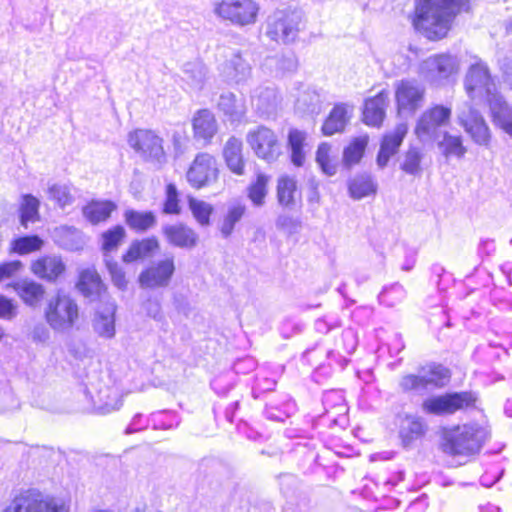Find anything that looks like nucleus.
<instances>
[{
  "label": "nucleus",
  "mask_w": 512,
  "mask_h": 512,
  "mask_svg": "<svg viewBox=\"0 0 512 512\" xmlns=\"http://www.w3.org/2000/svg\"><path fill=\"white\" fill-rule=\"evenodd\" d=\"M471 0H416L413 25L432 41L443 39L455 15L467 11Z\"/></svg>",
  "instance_id": "obj_1"
},
{
  "label": "nucleus",
  "mask_w": 512,
  "mask_h": 512,
  "mask_svg": "<svg viewBox=\"0 0 512 512\" xmlns=\"http://www.w3.org/2000/svg\"><path fill=\"white\" fill-rule=\"evenodd\" d=\"M488 436L487 429L479 424L459 425L444 433L442 449L450 455H473L481 450Z\"/></svg>",
  "instance_id": "obj_2"
},
{
  "label": "nucleus",
  "mask_w": 512,
  "mask_h": 512,
  "mask_svg": "<svg viewBox=\"0 0 512 512\" xmlns=\"http://www.w3.org/2000/svg\"><path fill=\"white\" fill-rule=\"evenodd\" d=\"M473 59L464 77L465 91L472 100H486L490 106L493 98H501L502 95L498 92L488 65L478 57Z\"/></svg>",
  "instance_id": "obj_3"
},
{
  "label": "nucleus",
  "mask_w": 512,
  "mask_h": 512,
  "mask_svg": "<svg viewBox=\"0 0 512 512\" xmlns=\"http://www.w3.org/2000/svg\"><path fill=\"white\" fill-rule=\"evenodd\" d=\"M79 316V306L76 300L62 291H58L54 297L49 299L45 309L47 323L57 332L70 331L78 322Z\"/></svg>",
  "instance_id": "obj_4"
},
{
  "label": "nucleus",
  "mask_w": 512,
  "mask_h": 512,
  "mask_svg": "<svg viewBox=\"0 0 512 512\" xmlns=\"http://www.w3.org/2000/svg\"><path fill=\"white\" fill-rule=\"evenodd\" d=\"M304 23L301 10L278 9L267 18L266 35L276 42L289 43L296 39Z\"/></svg>",
  "instance_id": "obj_5"
},
{
  "label": "nucleus",
  "mask_w": 512,
  "mask_h": 512,
  "mask_svg": "<svg viewBox=\"0 0 512 512\" xmlns=\"http://www.w3.org/2000/svg\"><path fill=\"white\" fill-rule=\"evenodd\" d=\"M460 68L457 56L451 53H436L420 62L419 76L434 86L444 85Z\"/></svg>",
  "instance_id": "obj_6"
},
{
  "label": "nucleus",
  "mask_w": 512,
  "mask_h": 512,
  "mask_svg": "<svg viewBox=\"0 0 512 512\" xmlns=\"http://www.w3.org/2000/svg\"><path fill=\"white\" fill-rule=\"evenodd\" d=\"M258 12L259 4L256 0H215L213 2L215 16L236 26L254 24Z\"/></svg>",
  "instance_id": "obj_7"
},
{
  "label": "nucleus",
  "mask_w": 512,
  "mask_h": 512,
  "mask_svg": "<svg viewBox=\"0 0 512 512\" xmlns=\"http://www.w3.org/2000/svg\"><path fill=\"white\" fill-rule=\"evenodd\" d=\"M68 503L58 497L26 492L15 497L3 512H69Z\"/></svg>",
  "instance_id": "obj_8"
},
{
  "label": "nucleus",
  "mask_w": 512,
  "mask_h": 512,
  "mask_svg": "<svg viewBox=\"0 0 512 512\" xmlns=\"http://www.w3.org/2000/svg\"><path fill=\"white\" fill-rule=\"evenodd\" d=\"M476 400L477 397L473 392L447 393L425 399L422 403V409L428 414L450 415L458 410L474 406Z\"/></svg>",
  "instance_id": "obj_9"
},
{
  "label": "nucleus",
  "mask_w": 512,
  "mask_h": 512,
  "mask_svg": "<svg viewBox=\"0 0 512 512\" xmlns=\"http://www.w3.org/2000/svg\"><path fill=\"white\" fill-rule=\"evenodd\" d=\"M451 114V108L444 105H434L426 109L415 127L417 138L423 143L436 140L440 135L441 127L449 123Z\"/></svg>",
  "instance_id": "obj_10"
},
{
  "label": "nucleus",
  "mask_w": 512,
  "mask_h": 512,
  "mask_svg": "<svg viewBox=\"0 0 512 512\" xmlns=\"http://www.w3.org/2000/svg\"><path fill=\"white\" fill-rule=\"evenodd\" d=\"M128 143L146 160L162 164L166 159L163 139L151 130L138 129L129 133Z\"/></svg>",
  "instance_id": "obj_11"
},
{
  "label": "nucleus",
  "mask_w": 512,
  "mask_h": 512,
  "mask_svg": "<svg viewBox=\"0 0 512 512\" xmlns=\"http://www.w3.org/2000/svg\"><path fill=\"white\" fill-rule=\"evenodd\" d=\"M218 173L216 159L208 153H199L190 165L186 178L192 187L200 189L215 182Z\"/></svg>",
  "instance_id": "obj_12"
},
{
  "label": "nucleus",
  "mask_w": 512,
  "mask_h": 512,
  "mask_svg": "<svg viewBox=\"0 0 512 512\" xmlns=\"http://www.w3.org/2000/svg\"><path fill=\"white\" fill-rule=\"evenodd\" d=\"M247 142L259 158L268 162L275 161L281 153L276 134L265 126L249 131Z\"/></svg>",
  "instance_id": "obj_13"
},
{
  "label": "nucleus",
  "mask_w": 512,
  "mask_h": 512,
  "mask_svg": "<svg viewBox=\"0 0 512 512\" xmlns=\"http://www.w3.org/2000/svg\"><path fill=\"white\" fill-rule=\"evenodd\" d=\"M425 87L415 79L401 80L395 87V98L399 113H414L424 101Z\"/></svg>",
  "instance_id": "obj_14"
},
{
  "label": "nucleus",
  "mask_w": 512,
  "mask_h": 512,
  "mask_svg": "<svg viewBox=\"0 0 512 512\" xmlns=\"http://www.w3.org/2000/svg\"><path fill=\"white\" fill-rule=\"evenodd\" d=\"M175 272L174 257H166L163 260L153 262L139 275V283L144 288L167 287Z\"/></svg>",
  "instance_id": "obj_15"
},
{
  "label": "nucleus",
  "mask_w": 512,
  "mask_h": 512,
  "mask_svg": "<svg viewBox=\"0 0 512 512\" xmlns=\"http://www.w3.org/2000/svg\"><path fill=\"white\" fill-rule=\"evenodd\" d=\"M459 122L476 144L489 146L491 131L485 119L477 110L469 108L467 112H461Z\"/></svg>",
  "instance_id": "obj_16"
},
{
  "label": "nucleus",
  "mask_w": 512,
  "mask_h": 512,
  "mask_svg": "<svg viewBox=\"0 0 512 512\" xmlns=\"http://www.w3.org/2000/svg\"><path fill=\"white\" fill-rule=\"evenodd\" d=\"M66 270V265L58 255H44L31 264V271L47 282H56Z\"/></svg>",
  "instance_id": "obj_17"
},
{
  "label": "nucleus",
  "mask_w": 512,
  "mask_h": 512,
  "mask_svg": "<svg viewBox=\"0 0 512 512\" xmlns=\"http://www.w3.org/2000/svg\"><path fill=\"white\" fill-rule=\"evenodd\" d=\"M407 131V124L400 123L392 132L387 133L383 137L380 150L377 155V164L380 168L386 167L391 156L397 153Z\"/></svg>",
  "instance_id": "obj_18"
},
{
  "label": "nucleus",
  "mask_w": 512,
  "mask_h": 512,
  "mask_svg": "<svg viewBox=\"0 0 512 512\" xmlns=\"http://www.w3.org/2000/svg\"><path fill=\"white\" fill-rule=\"evenodd\" d=\"M115 312L114 302H106L97 309L92 326L99 337L111 339L115 336Z\"/></svg>",
  "instance_id": "obj_19"
},
{
  "label": "nucleus",
  "mask_w": 512,
  "mask_h": 512,
  "mask_svg": "<svg viewBox=\"0 0 512 512\" xmlns=\"http://www.w3.org/2000/svg\"><path fill=\"white\" fill-rule=\"evenodd\" d=\"M246 211V205L240 200H232L225 205L223 214L218 222L219 231L224 239L232 235L236 225L242 220Z\"/></svg>",
  "instance_id": "obj_20"
},
{
  "label": "nucleus",
  "mask_w": 512,
  "mask_h": 512,
  "mask_svg": "<svg viewBox=\"0 0 512 512\" xmlns=\"http://www.w3.org/2000/svg\"><path fill=\"white\" fill-rule=\"evenodd\" d=\"M388 103L389 92L386 90H382L375 97L367 99L363 110V121L365 124L379 127L385 118Z\"/></svg>",
  "instance_id": "obj_21"
},
{
  "label": "nucleus",
  "mask_w": 512,
  "mask_h": 512,
  "mask_svg": "<svg viewBox=\"0 0 512 512\" xmlns=\"http://www.w3.org/2000/svg\"><path fill=\"white\" fill-rule=\"evenodd\" d=\"M489 111L494 127L512 139V106L502 96L492 99Z\"/></svg>",
  "instance_id": "obj_22"
},
{
  "label": "nucleus",
  "mask_w": 512,
  "mask_h": 512,
  "mask_svg": "<svg viewBox=\"0 0 512 512\" xmlns=\"http://www.w3.org/2000/svg\"><path fill=\"white\" fill-rule=\"evenodd\" d=\"M162 230L167 241L176 247L192 248L198 240L195 231L182 223L166 225Z\"/></svg>",
  "instance_id": "obj_23"
},
{
  "label": "nucleus",
  "mask_w": 512,
  "mask_h": 512,
  "mask_svg": "<svg viewBox=\"0 0 512 512\" xmlns=\"http://www.w3.org/2000/svg\"><path fill=\"white\" fill-rule=\"evenodd\" d=\"M353 112V106L345 103L336 104L322 126L326 136L342 132Z\"/></svg>",
  "instance_id": "obj_24"
},
{
  "label": "nucleus",
  "mask_w": 512,
  "mask_h": 512,
  "mask_svg": "<svg viewBox=\"0 0 512 512\" xmlns=\"http://www.w3.org/2000/svg\"><path fill=\"white\" fill-rule=\"evenodd\" d=\"M193 130L197 140H202L204 144L210 142L217 132L214 115L207 109L198 111L193 118Z\"/></svg>",
  "instance_id": "obj_25"
},
{
  "label": "nucleus",
  "mask_w": 512,
  "mask_h": 512,
  "mask_svg": "<svg viewBox=\"0 0 512 512\" xmlns=\"http://www.w3.org/2000/svg\"><path fill=\"white\" fill-rule=\"evenodd\" d=\"M53 239L58 246L70 251L80 250L85 244L82 232L70 226L55 228L53 231Z\"/></svg>",
  "instance_id": "obj_26"
},
{
  "label": "nucleus",
  "mask_w": 512,
  "mask_h": 512,
  "mask_svg": "<svg viewBox=\"0 0 512 512\" xmlns=\"http://www.w3.org/2000/svg\"><path fill=\"white\" fill-rule=\"evenodd\" d=\"M222 73L231 82H244L251 74V67L239 53H233L223 65Z\"/></svg>",
  "instance_id": "obj_27"
},
{
  "label": "nucleus",
  "mask_w": 512,
  "mask_h": 512,
  "mask_svg": "<svg viewBox=\"0 0 512 512\" xmlns=\"http://www.w3.org/2000/svg\"><path fill=\"white\" fill-rule=\"evenodd\" d=\"M207 78V68L199 61L194 60L183 65L181 79L192 90H201Z\"/></svg>",
  "instance_id": "obj_28"
},
{
  "label": "nucleus",
  "mask_w": 512,
  "mask_h": 512,
  "mask_svg": "<svg viewBox=\"0 0 512 512\" xmlns=\"http://www.w3.org/2000/svg\"><path fill=\"white\" fill-rule=\"evenodd\" d=\"M426 424L421 417L415 415H406L400 424V437L405 446H409L413 441L424 436Z\"/></svg>",
  "instance_id": "obj_29"
},
{
  "label": "nucleus",
  "mask_w": 512,
  "mask_h": 512,
  "mask_svg": "<svg viewBox=\"0 0 512 512\" xmlns=\"http://www.w3.org/2000/svg\"><path fill=\"white\" fill-rule=\"evenodd\" d=\"M223 156L228 168L237 175L244 174V159L242 142L236 137H230L223 149Z\"/></svg>",
  "instance_id": "obj_30"
},
{
  "label": "nucleus",
  "mask_w": 512,
  "mask_h": 512,
  "mask_svg": "<svg viewBox=\"0 0 512 512\" xmlns=\"http://www.w3.org/2000/svg\"><path fill=\"white\" fill-rule=\"evenodd\" d=\"M307 134L298 129H291L288 134V147L291 162L297 167L303 166L306 159Z\"/></svg>",
  "instance_id": "obj_31"
},
{
  "label": "nucleus",
  "mask_w": 512,
  "mask_h": 512,
  "mask_svg": "<svg viewBox=\"0 0 512 512\" xmlns=\"http://www.w3.org/2000/svg\"><path fill=\"white\" fill-rule=\"evenodd\" d=\"M425 386V389L443 387L450 379L449 370L442 365L430 364L418 370Z\"/></svg>",
  "instance_id": "obj_32"
},
{
  "label": "nucleus",
  "mask_w": 512,
  "mask_h": 512,
  "mask_svg": "<svg viewBox=\"0 0 512 512\" xmlns=\"http://www.w3.org/2000/svg\"><path fill=\"white\" fill-rule=\"evenodd\" d=\"M13 288L23 302L31 307L37 306L45 294L43 285L34 281H19L14 283Z\"/></svg>",
  "instance_id": "obj_33"
},
{
  "label": "nucleus",
  "mask_w": 512,
  "mask_h": 512,
  "mask_svg": "<svg viewBox=\"0 0 512 512\" xmlns=\"http://www.w3.org/2000/svg\"><path fill=\"white\" fill-rule=\"evenodd\" d=\"M377 185L369 174H360L353 177L348 183L351 198L360 200L376 193Z\"/></svg>",
  "instance_id": "obj_34"
},
{
  "label": "nucleus",
  "mask_w": 512,
  "mask_h": 512,
  "mask_svg": "<svg viewBox=\"0 0 512 512\" xmlns=\"http://www.w3.org/2000/svg\"><path fill=\"white\" fill-rule=\"evenodd\" d=\"M368 135H361L354 138L343 151V164L347 168L358 164L363 157L368 145Z\"/></svg>",
  "instance_id": "obj_35"
},
{
  "label": "nucleus",
  "mask_w": 512,
  "mask_h": 512,
  "mask_svg": "<svg viewBox=\"0 0 512 512\" xmlns=\"http://www.w3.org/2000/svg\"><path fill=\"white\" fill-rule=\"evenodd\" d=\"M127 225L136 231L144 232L156 225V216L151 211L127 210L124 214Z\"/></svg>",
  "instance_id": "obj_36"
},
{
  "label": "nucleus",
  "mask_w": 512,
  "mask_h": 512,
  "mask_svg": "<svg viewBox=\"0 0 512 512\" xmlns=\"http://www.w3.org/2000/svg\"><path fill=\"white\" fill-rule=\"evenodd\" d=\"M158 247L159 243L155 237L136 241L131 244L128 251L123 255V261L129 263L147 257Z\"/></svg>",
  "instance_id": "obj_37"
},
{
  "label": "nucleus",
  "mask_w": 512,
  "mask_h": 512,
  "mask_svg": "<svg viewBox=\"0 0 512 512\" xmlns=\"http://www.w3.org/2000/svg\"><path fill=\"white\" fill-rule=\"evenodd\" d=\"M296 194V180L287 175L280 177L277 184V199L279 204L285 207L294 206Z\"/></svg>",
  "instance_id": "obj_38"
},
{
  "label": "nucleus",
  "mask_w": 512,
  "mask_h": 512,
  "mask_svg": "<svg viewBox=\"0 0 512 512\" xmlns=\"http://www.w3.org/2000/svg\"><path fill=\"white\" fill-rule=\"evenodd\" d=\"M269 176L259 173L256 180L247 187V197L255 207H262L268 194Z\"/></svg>",
  "instance_id": "obj_39"
},
{
  "label": "nucleus",
  "mask_w": 512,
  "mask_h": 512,
  "mask_svg": "<svg viewBox=\"0 0 512 512\" xmlns=\"http://www.w3.org/2000/svg\"><path fill=\"white\" fill-rule=\"evenodd\" d=\"M116 208L111 201L92 202L83 209L85 217L93 224L108 219Z\"/></svg>",
  "instance_id": "obj_40"
},
{
  "label": "nucleus",
  "mask_w": 512,
  "mask_h": 512,
  "mask_svg": "<svg viewBox=\"0 0 512 512\" xmlns=\"http://www.w3.org/2000/svg\"><path fill=\"white\" fill-rule=\"evenodd\" d=\"M218 107L232 120H239L245 114V107L242 101H238L231 92L221 94Z\"/></svg>",
  "instance_id": "obj_41"
},
{
  "label": "nucleus",
  "mask_w": 512,
  "mask_h": 512,
  "mask_svg": "<svg viewBox=\"0 0 512 512\" xmlns=\"http://www.w3.org/2000/svg\"><path fill=\"white\" fill-rule=\"evenodd\" d=\"M252 103L262 114H269L277 105V94L273 88H261L252 96Z\"/></svg>",
  "instance_id": "obj_42"
},
{
  "label": "nucleus",
  "mask_w": 512,
  "mask_h": 512,
  "mask_svg": "<svg viewBox=\"0 0 512 512\" xmlns=\"http://www.w3.org/2000/svg\"><path fill=\"white\" fill-rule=\"evenodd\" d=\"M77 288L87 297L98 294L101 290V280L97 272L91 269L82 271Z\"/></svg>",
  "instance_id": "obj_43"
},
{
  "label": "nucleus",
  "mask_w": 512,
  "mask_h": 512,
  "mask_svg": "<svg viewBox=\"0 0 512 512\" xmlns=\"http://www.w3.org/2000/svg\"><path fill=\"white\" fill-rule=\"evenodd\" d=\"M422 158L423 154L419 148L410 147L403 156L400 168L409 175L419 176L422 173Z\"/></svg>",
  "instance_id": "obj_44"
},
{
  "label": "nucleus",
  "mask_w": 512,
  "mask_h": 512,
  "mask_svg": "<svg viewBox=\"0 0 512 512\" xmlns=\"http://www.w3.org/2000/svg\"><path fill=\"white\" fill-rule=\"evenodd\" d=\"M439 148L443 154L448 156H456L461 158L466 153V148L462 144L460 136H454L449 133H444L443 139L438 142Z\"/></svg>",
  "instance_id": "obj_45"
},
{
  "label": "nucleus",
  "mask_w": 512,
  "mask_h": 512,
  "mask_svg": "<svg viewBox=\"0 0 512 512\" xmlns=\"http://www.w3.org/2000/svg\"><path fill=\"white\" fill-rule=\"evenodd\" d=\"M39 200L30 195H24L23 200L20 207L21 212V224L24 227H27L29 222H35L39 218Z\"/></svg>",
  "instance_id": "obj_46"
},
{
  "label": "nucleus",
  "mask_w": 512,
  "mask_h": 512,
  "mask_svg": "<svg viewBox=\"0 0 512 512\" xmlns=\"http://www.w3.org/2000/svg\"><path fill=\"white\" fill-rule=\"evenodd\" d=\"M47 193L50 199L56 201V203L64 208L67 205H71L74 201V197L71 193V188L66 184L53 183L48 186Z\"/></svg>",
  "instance_id": "obj_47"
},
{
  "label": "nucleus",
  "mask_w": 512,
  "mask_h": 512,
  "mask_svg": "<svg viewBox=\"0 0 512 512\" xmlns=\"http://www.w3.org/2000/svg\"><path fill=\"white\" fill-rule=\"evenodd\" d=\"M124 237L125 229L122 226H115L102 234V249L105 258H108V253L118 248Z\"/></svg>",
  "instance_id": "obj_48"
},
{
  "label": "nucleus",
  "mask_w": 512,
  "mask_h": 512,
  "mask_svg": "<svg viewBox=\"0 0 512 512\" xmlns=\"http://www.w3.org/2000/svg\"><path fill=\"white\" fill-rule=\"evenodd\" d=\"M189 208L200 225L207 226L210 224V216L213 212V206L211 204L202 200L190 198Z\"/></svg>",
  "instance_id": "obj_49"
},
{
  "label": "nucleus",
  "mask_w": 512,
  "mask_h": 512,
  "mask_svg": "<svg viewBox=\"0 0 512 512\" xmlns=\"http://www.w3.org/2000/svg\"><path fill=\"white\" fill-rule=\"evenodd\" d=\"M44 241L37 235L23 236L15 239L12 243V249L19 254H28L40 250Z\"/></svg>",
  "instance_id": "obj_50"
},
{
  "label": "nucleus",
  "mask_w": 512,
  "mask_h": 512,
  "mask_svg": "<svg viewBox=\"0 0 512 512\" xmlns=\"http://www.w3.org/2000/svg\"><path fill=\"white\" fill-rule=\"evenodd\" d=\"M331 146L323 142L319 145L316 152V162L320 166L323 173L328 176H333L337 172V164L330 158Z\"/></svg>",
  "instance_id": "obj_51"
},
{
  "label": "nucleus",
  "mask_w": 512,
  "mask_h": 512,
  "mask_svg": "<svg viewBox=\"0 0 512 512\" xmlns=\"http://www.w3.org/2000/svg\"><path fill=\"white\" fill-rule=\"evenodd\" d=\"M399 387L404 392L422 393L426 391L422 376H420L419 372L417 374L403 375L399 381Z\"/></svg>",
  "instance_id": "obj_52"
},
{
  "label": "nucleus",
  "mask_w": 512,
  "mask_h": 512,
  "mask_svg": "<svg viewBox=\"0 0 512 512\" xmlns=\"http://www.w3.org/2000/svg\"><path fill=\"white\" fill-rule=\"evenodd\" d=\"M163 212L165 214L180 213L178 191L176 186L172 183L166 186V198L163 205Z\"/></svg>",
  "instance_id": "obj_53"
},
{
  "label": "nucleus",
  "mask_w": 512,
  "mask_h": 512,
  "mask_svg": "<svg viewBox=\"0 0 512 512\" xmlns=\"http://www.w3.org/2000/svg\"><path fill=\"white\" fill-rule=\"evenodd\" d=\"M106 267L110 273L111 279L115 286H117L119 289H125L127 285V281L125 278V274L122 270V268L118 265L117 262L105 258Z\"/></svg>",
  "instance_id": "obj_54"
},
{
  "label": "nucleus",
  "mask_w": 512,
  "mask_h": 512,
  "mask_svg": "<svg viewBox=\"0 0 512 512\" xmlns=\"http://www.w3.org/2000/svg\"><path fill=\"white\" fill-rule=\"evenodd\" d=\"M17 315V305L3 295H0V318L12 320Z\"/></svg>",
  "instance_id": "obj_55"
},
{
  "label": "nucleus",
  "mask_w": 512,
  "mask_h": 512,
  "mask_svg": "<svg viewBox=\"0 0 512 512\" xmlns=\"http://www.w3.org/2000/svg\"><path fill=\"white\" fill-rule=\"evenodd\" d=\"M344 399L342 395L335 391H330L324 395L323 404L326 407H332V403H335V408L339 414L346 413L347 408L344 405Z\"/></svg>",
  "instance_id": "obj_56"
},
{
  "label": "nucleus",
  "mask_w": 512,
  "mask_h": 512,
  "mask_svg": "<svg viewBox=\"0 0 512 512\" xmlns=\"http://www.w3.org/2000/svg\"><path fill=\"white\" fill-rule=\"evenodd\" d=\"M22 268L20 261H10L0 264V282L16 275Z\"/></svg>",
  "instance_id": "obj_57"
},
{
  "label": "nucleus",
  "mask_w": 512,
  "mask_h": 512,
  "mask_svg": "<svg viewBox=\"0 0 512 512\" xmlns=\"http://www.w3.org/2000/svg\"><path fill=\"white\" fill-rule=\"evenodd\" d=\"M145 309L147 314L154 319H160L162 317L161 306L157 300H148Z\"/></svg>",
  "instance_id": "obj_58"
},
{
  "label": "nucleus",
  "mask_w": 512,
  "mask_h": 512,
  "mask_svg": "<svg viewBox=\"0 0 512 512\" xmlns=\"http://www.w3.org/2000/svg\"><path fill=\"white\" fill-rule=\"evenodd\" d=\"M501 71L505 79L510 83L512 87V59H504L500 66Z\"/></svg>",
  "instance_id": "obj_59"
},
{
  "label": "nucleus",
  "mask_w": 512,
  "mask_h": 512,
  "mask_svg": "<svg viewBox=\"0 0 512 512\" xmlns=\"http://www.w3.org/2000/svg\"><path fill=\"white\" fill-rule=\"evenodd\" d=\"M280 68L287 72H293L297 69V61L293 56L285 57L280 62Z\"/></svg>",
  "instance_id": "obj_60"
},
{
  "label": "nucleus",
  "mask_w": 512,
  "mask_h": 512,
  "mask_svg": "<svg viewBox=\"0 0 512 512\" xmlns=\"http://www.w3.org/2000/svg\"><path fill=\"white\" fill-rule=\"evenodd\" d=\"M48 337H49V332L43 326L35 327V329L33 330V339L35 341L45 342L48 339Z\"/></svg>",
  "instance_id": "obj_61"
},
{
  "label": "nucleus",
  "mask_w": 512,
  "mask_h": 512,
  "mask_svg": "<svg viewBox=\"0 0 512 512\" xmlns=\"http://www.w3.org/2000/svg\"><path fill=\"white\" fill-rule=\"evenodd\" d=\"M141 418H142V415L141 414H136L131 423L128 425V427L126 428V434H131V433H134L138 430H140L141 428L139 427L140 425V422H141Z\"/></svg>",
  "instance_id": "obj_62"
},
{
  "label": "nucleus",
  "mask_w": 512,
  "mask_h": 512,
  "mask_svg": "<svg viewBox=\"0 0 512 512\" xmlns=\"http://www.w3.org/2000/svg\"><path fill=\"white\" fill-rule=\"evenodd\" d=\"M307 97H309L311 101H314L307 108V110L310 113H319V111H320L319 96L316 93H312V94H307Z\"/></svg>",
  "instance_id": "obj_63"
},
{
  "label": "nucleus",
  "mask_w": 512,
  "mask_h": 512,
  "mask_svg": "<svg viewBox=\"0 0 512 512\" xmlns=\"http://www.w3.org/2000/svg\"><path fill=\"white\" fill-rule=\"evenodd\" d=\"M501 475L502 472L498 473L493 480H490V478H488V475H483L481 477V484L485 487H491L500 479Z\"/></svg>",
  "instance_id": "obj_64"
}]
</instances>
